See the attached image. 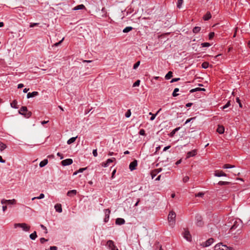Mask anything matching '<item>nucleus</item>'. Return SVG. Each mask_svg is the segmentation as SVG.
<instances>
[{"label":"nucleus","mask_w":250,"mask_h":250,"mask_svg":"<svg viewBox=\"0 0 250 250\" xmlns=\"http://www.w3.org/2000/svg\"><path fill=\"white\" fill-rule=\"evenodd\" d=\"M58 248L56 246H51L49 248V250H57Z\"/></svg>","instance_id":"4d7b16f0"},{"label":"nucleus","mask_w":250,"mask_h":250,"mask_svg":"<svg viewBox=\"0 0 250 250\" xmlns=\"http://www.w3.org/2000/svg\"><path fill=\"white\" fill-rule=\"evenodd\" d=\"M197 153V151L196 149L192 150L190 151H189L187 154L186 158L188 159L190 157L195 156Z\"/></svg>","instance_id":"1a4fd4ad"},{"label":"nucleus","mask_w":250,"mask_h":250,"mask_svg":"<svg viewBox=\"0 0 250 250\" xmlns=\"http://www.w3.org/2000/svg\"><path fill=\"white\" fill-rule=\"evenodd\" d=\"M200 91V87H197L194 89H192L190 90L189 92L192 93L195 92Z\"/></svg>","instance_id":"e433bc0d"},{"label":"nucleus","mask_w":250,"mask_h":250,"mask_svg":"<svg viewBox=\"0 0 250 250\" xmlns=\"http://www.w3.org/2000/svg\"><path fill=\"white\" fill-rule=\"evenodd\" d=\"M125 223V220L123 218H118L116 219L115 224L118 225H123Z\"/></svg>","instance_id":"4468645a"},{"label":"nucleus","mask_w":250,"mask_h":250,"mask_svg":"<svg viewBox=\"0 0 250 250\" xmlns=\"http://www.w3.org/2000/svg\"><path fill=\"white\" fill-rule=\"evenodd\" d=\"M116 172V169H114V170L112 171V175H111V178H114V175H115V174Z\"/></svg>","instance_id":"0e129e2a"},{"label":"nucleus","mask_w":250,"mask_h":250,"mask_svg":"<svg viewBox=\"0 0 250 250\" xmlns=\"http://www.w3.org/2000/svg\"><path fill=\"white\" fill-rule=\"evenodd\" d=\"M214 250H233V249L232 247L223 245L222 243H220L215 246Z\"/></svg>","instance_id":"f03ea898"},{"label":"nucleus","mask_w":250,"mask_h":250,"mask_svg":"<svg viewBox=\"0 0 250 250\" xmlns=\"http://www.w3.org/2000/svg\"><path fill=\"white\" fill-rule=\"evenodd\" d=\"M211 17V15L210 12H207L206 14L203 17V19L205 21H208L209 20Z\"/></svg>","instance_id":"4be33fe9"},{"label":"nucleus","mask_w":250,"mask_h":250,"mask_svg":"<svg viewBox=\"0 0 250 250\" xmlns=\"http://www.w3.org/2000/svg\"><path fill=\"white\" fill-rule=\"evenodd\" d=\"M44 197V195L43 193H41L40 194V195L38 197H37V199H43Z\"/></svg>","instance_id":"603ef678"},{"label":"nucleus","mask_w":250,"mask_h":250,"mask_svg":"<svg viewBox=\"0 0 250 250\" xmlns=\"http://www.w3.org/2000/svg\"><path fill=\"white\" fill-rule=\"evenodd\" d=\"M225 128L222 125H218L217 128V132L219 134H223L224 132Z\"/></svg>","instance_id":"f3484780"},{"label":"nucleus","mask_w":250,"mask_h":250,"mask_svg":"<svg viewBox=\"0 0 250 250\" xmlns=\"http://www.w3.org/2000/svg\"><path fill=\"white\" fill-rule=\"evenodd\" d=\"M183 237L188 241L190 242L191 241V236L189 233V231L188 230H185L183 233Z\"/></svg>","instance_id":"423d86ee"},{"label":"nucleus","mask_w":250,"mask_h":250,"mask_svg":"<svg viewBox=\"0 0 250 250\" xmlns=\"http://www.w3.org/2000/svg\"><path fill=\"white\" fill-rule=\"evenodd\" d=\"M213 242V239L210 238L203 243L202 245L204 247H207L210 246Z\"/></svg>","instance_id":"ddd939ff"},{"label":"nucleus","mask_w":250,"mask_h":250,"mask_svg":"<svg viewBox=\"0 0 250 250\" xmlns=\"http://www.w3.org/2000/svg\"><path fill=\"white\" fill-rule=\"evenodd\" d=\"M62 164L63 166H66L72 164L73 160L71 159H66L62 161Z\"/></svg>","instance_id":"9d476101"},{"label":"nucleus","mask_w":250,"mask_h":250,"mask_svg":"<svg viewBox=\"0 0 250 250\" xmlns=\"http://www.w3.org/2000/svg\"><path fill=\"white\" fill-rule=\"evenodd\" d=\"M204 195L203 192H199L195 194V197H202Z\"/></svg>","instance_id":"a18cd8bd"},{"label":"nucleus","mask_w":250,"mask_h":250,"mask_svg":"<svg viewBox=\"0 0 250 250\" xmlns=\"http://www.w3.org/2000/svg\"><path fill=\"white\" fill-rule=\"evenodd\" d=\"M137 166V160H135L130 163L129 168L131 171H132L136 168Z\"/></svg>","instance_id":"6e6552de"},{"label":"nucleus","mask_w":250,"mask_h":250,"mask_svg":"<svg viewBox=\"0 0 250 250\" xmlns=\"http://www.w3.org/2000/svg\"><path fill=\"white\" fill-rule=\"evenodd\" d=\"M114 161H116V159L115 158L108 159L105 162H103L101 165L104 167H107L110 163L113 162Z\"/></svg>","instance_id":"0eeeda50"},{"label":"nucleus","mask_w":250,"mask_h":250,"mask_svg":"<svg viewBox=\"0 0 250 250\" xmlns=\"http://www.w3.org/2000/svg\"><path fill=\"white\" fill-rule=\"evenodd\" d=\"M214 175L216 177H221V176H227V174H226L222 170H216L214 172Z\"/></svg>","instance_id":"9b49d317"},{"label":"nucleus","mask_w":250,"mask_h":250,"mask_svg":"<svg viewBox=\"0 0 250 250\" xmlns=\"http://www.w3.org/2000/svg\"><path fill=\"white\" fill-rule=\"evenodd\" d=\"M110 213V210L109 209H104L105 217L104 218V222L105 223H106L108 221L109 218Z\"/></svg>","instance_id":"f8f14e48"},{"label":"nucleus","mask_w":250,"mask_h":250,"mask_svg":"<svg viewBox=\"0 0 250 250\" xmlns=\"http://www.w3.org/2000/svg\"><path fill=\"white\" fill-rule=\"evenodd\" d=\"M77 137H72V138H70V139L67 141V144H68V145H70V144H71L72 143H74V142L75 141V140H76V139Z\"/></svg>","instance_id":"a878e982"},{"label":"nucleus","mask_w":250,"mask_h":250,"mask_svg":"<svg viewBox=\"0 0 250 250\" xmlns=\"http://www.w3.org/2000/svg\"><path fill=\"white\" fill-rule=\"evenodd\" d=\"M179 91V89L178 88H175L174 89V91L172 94V95L173 97H176L178 95V94L177 93V92Z\"/></svg>","instance_id":"c756f323"},{"label":"nucleus","mask_w":250,"mask_h":250,"mask_svg":"<svg viewBox=\"0 0 250 250\" xmlns=\"http://www.w3.org/2000/svg\"><path fill=\"white\" fill-rule=\"evenodd\" d=\"M1 203L3 205L6 204H7V200H6V199L1 200Z\"/></svg>","instance_id":"bf43d9fd"},{"label":"nucleus","mask_w":250,"mask_h":250,"mask_svg":"<svg viewBox=\"0 0 250 250\" xmlns=\"http://www.w3.org/2000/svg\"><path fill=\"white\" fill-rule=\"evenodd\" d=\"M180 80V78H173L170 81V83H172L174 82H178Z\"/></svg>","instance_id":"de8ad7c7"},{"label":"nucleus","mask_w":250,"mask_h":250,"mask_svg":"<svg viewBox=\"0 0 250 250\" xmlns=\"http://www.w3.org/2000/svg\"><path fill=\"white\" fill-rule=\"evenodd\" d=\"M87 168V167H84V168H81L79 169V170L78 171V172H83L84 170H85Z\"/></svg>","instance_id":"13d9d810"},{"label":"nucleus","mask_w":250,"mask_h":250,"mask_svg":"<svg viewBox=\"0 0 250 250\" xmlns=\"http://www.w3.org/2000/svg\"><path fill=\"white\" fill-rule=\"evenodd\" d=\"M234 166H232L229 164H225L223 166V168H230L234 167Z\"/></svg>","instance_id":"f704fd0d"},{"label":"nucleus","mask_w":250,"mask_h":250,"mask_svg":"<svg viewBox=\"0 0 250 250\" xmlns=\"http://www.w3.org/2000/svg\"><path fill=\"white\" fill-rule=\"evenodd\" d=\"M183 3V0H178L177 7L180 9Z\"/></svg>","instance_id":"72a5a7b5"},{"label":"nucleus","mask_w":250,"mask_h":250,"mask_svg":"<svg viewBox=\"0 0 250 250\" xmlns=\"http://www.w3.org/2000/svg\"><path fill=\"white\" fill-rule=\"evenodd\" d=\"M176 217V213L171 211L168 215V220L170 223V225H173L175 224V219Z\"/></svg>","instance_id":"20e7f679"},{"label":"nucleus","mask_w":250,"mask_h":250,"mask_svg":"<svg viewBox=\"0 0 250 250\" xmlns=\"http://www.w3.org/2000/svg\"><path fill=\"white\" fill-rule=\"evenodd\" d=\"M181 162H182V159H180V160H179L178 161H177L176 162L175 164H176V165H179L180 164H181Z\"/></svg>","instance_id":"774afa93"},{"label":"nucleus","mask_w":250,"mask_h":250,"mask_svg":"<svg viewBox=\"0 0 250 250\" xmlns=\"http://www.w3.org/2000/svg\"><path fill=\"white\" fill-rule=\"evenodd\" d=\"M92 153L94 157H97L98 155L97 149H93Z\"/></svg>","instance_id":"3c124183"},{"label":"nucleus","mask_w":250,"mask_h":250,"mask_svg":"<svg viewBox=\"0 0 250 250\" xmlns=\"http://www.w3.org/2000/svg\"><path fill=\"white\" fill-rule=\"evenodd\" d=\"M230 184V182H226V181H219L218 183V184L220 186H223V185H229Z\"/></svg>","instance_id":"cd10ccee"},{"label":"nucleus","mask_w":250,"mask_h":250,"mask_svg":"<svg viewBox=\"0 0 250 250\" xmlns=\"http://www.w3.org/2000/svg\"><path fill=\"white\" fill-rule=\"evenodd\" d=\"M114 245V243L112 240H108L106 242V246L109 249L111 248Z\"/></svg>","instance_id":"aec40b11"},{"label":"nucleus","mask_w":250,"mask_h":250,"mask_svg":"<svg viewBox=\"0 0 250 250\" xmlns=\"http://www.w3.org/2000/svg\"><path fill=\"white\" fill-rule=\"evenodd\" d=\"M131 115L130 110H128V111L125 113V116L126 118H129Z\"/></svg>","instance_id":"c03bdc74"},{"label":"nucleus","mask_w":250,"mask_h":250,"mask_svg":"<svg viewBox=\"0 0 250 250\" xmlns=\"http://www.w3.org/2000/svg\"><path fill=\"white\" fill-rule=\"evenodd\" d=\"M192 105V103H188L186 104V106L187 107H190Z\"/></svg>","instance_id":"338daca9"},{"label":"nucleus","mask_w":250,"mask_h":250,"mask_svg":"<svg viewBox=\"0 0 250 250\" xmlns=\"http://www.w3.org/2000/svg\"><path fill=\"white\" fill-rule=\"evenodd\" d=\"M29 237L31 239L35 240L37 237L36 231H35L33 233L30 234Z\"/></svg>","instance_id":"b1692460"},{"label":"nucleus","mask_w":250,"mask_h":250,"mask_svg":"<svg viewBox=\"0 0 250 250\" xmlns=\"http://www.w3.org/2000/svg\"><path fill=\"white\" fill-rule=\"evenodd\" d=\"M140 64V61H138L137 62H136L134 65H133V69H136L138 68V67L139 66Z\"/></svg>","instance_id":"ea45409f"},{"label":"nucleus","mask_w":250,"mask_h":250,"mask_svg":"<svg viewBox=\"0 0 250 250\" xmlns=\"http://www.w3.org/2000/svg\"><path fill=\"white\" fill-rule=\"evenodd\" d=\"M132 29H133V27H132L131 26H127L124 29L123 32L124 33H127V32H129V31H131Z\"/></svg>","instance_id":"bb28decb"},{"label":"nucleus","mask_w":250,"mask_h":250,"mask_svg":"<svg viewBox=\"0 0 250 250\" xmlns=\"http://www.w3.org/2000/svg\"><path fill=\"white\" fill-rule=\"evenodd\" d=\"M48 241L47 239H45L44 238H40V242L41 243L43 244L44 242H47Z\"/></svg>","instance_id":"8fccbe9b"},{"label":"nucleus","mask_w":250,"mask_h":250,"mask_svg":"<svg viewBox=\"0 0 250 250\" xmlns=\"http://www.w3.org/2000/svg\"><path fill=\"white\" fill-rule=\"evenodd\" d=\"M19 113L24 116L26 118H29L32 115V112L27 109L26 106H23L19 110Z\"/></svg>","instance_id":"f257e3e1"},{"label":"nucleus","mask_w":250,"mask_h":250,"mask_svg":"<svg viewBox=\"0 0 250 250\" xmlns=\"http://www.w3.org/2000/svg\"><path fill=\"white\" fill-rule=\"evenodd\" d=\"M195 223L198 227H202L204 225V222L202 216L200 214H197L195 216Z\"/></svg>","instance_id":"39448f33"},{"label":"nucleus","mask_w":250,"mask_h":250,"mask_svg":"<svg viewBox=\"0 0 250 250\" xmlns=\"http://www.w3.org/2000/svg\"><path fill=\"white\" fill-rule=\"evenodd\" d=\"M201 30V27L198 26H196L193 28V32L194 33H198Z\"/></svg>","instance_id":"473e14b6"},{"label":"nucleus","mask_w":250,"mask_h":250,"mask_svg":"<svg viewBox=\"0 0 250 250\" xmlns=\"http://www.w3.org/2000/svg\"><path fill=\"white\" fill-rule=\"evenodd\" d=\"M189 177L188 176H186L183 178V181L184 183H186L189 180Z\"/></svg>","instance_id":"49530a36"},{"label":"nucleus","mask_w":250,"mask_h":250,"mask_svg":"<svg viewBox=\"0 0 250 250\" xmlns=\"http://www.w3.org/2000/svg\"><path fill=\"white\" fill-rule=\"evenodd\" d=\"M20 227L22 228L23 230L28 231L30 229V227L28 226L26 223H16L14 224V228Z\"/></svg>","instance_id":"7ed1b4c3"},{"label":"nucleus","mask_w":250,"mask_h":250,"mask_svg":"<svg viewBox=\"0 0 250 250\" xmlns=\"http://www.w3.org/2000/svg\"><path fill=\"white\" fill-rule=\"evenodd\" d=\"M202 47H208L210 46V44L208 42H204L201 44Z\"/></svg>","instance_id":"58836bf2"},{"label":"nucleus","mask_w":250,"mask_h":250,"mask_svg":"<svg viewBox=\"0 0 250 250\" xmlns=\"http://www.w3.org/2000/svg\"><path fill=\"white\" fill-rule=\"evenodd\" d=\"M109 249L111 250H119L115 245L113 246V247H111V248Z\"/></svg>","instance_id":"052dcab7"},{"label":"nucleus","mask_w":250,"mask_h":250,"mask_svg":"<svg viewBox=\"0 0 250 250\" xmlns=\"http://www.w3.org/2000/svg\"><path fill=\"white\" fill-rule=\"evenodd\" d=\"M179 129V127H177L173 130L170 133V136L172 137L175 134L176 131H177Z\"/></svg>","instance_id":"c9c22d12"},{"label":"nucleus","mask_w":250,"mask_h":250,"mask_svg":"<svg viewBox=\"0 0 250 250\" xmlns=\"http://www.w3.org/2000/svg\"><path fill=\"white\" fill-rule=\"evenodd\" d=\"M170 147V146H166L164 148V149H163V151H166V150H167L168 149H169V148Z\"/></svg>","instance_id":"680f3d73"},{"label":"nucleus","mask_w":250,"mask_h":250,"mask_svg":"<svg viewBox=\"0 0 250 250\" xmlns=\"http://www.w3.org/2000/svg\"><path fill=\"white\" fill-rule=\"evenodd\" d=\"M173 73L172 71H169L165 76L166 80H169L172 77Z\"/></svg>","instance_id":"5701e85b"},{"label":"nucleus","mask_w":250,"mask_h":250,"mask_svg":"<svg viewBox=\"0 0 250 250\" xmlns=\"http://www.w3.org/2000/svg\"><path fill=\"white\" fill-rule=\"evenodd\" d=\"M16 203V201L15 199L12 200H7V204L8 205H14Z\"/></svg>","instance_id":"7c9ffc66"},{"label":"nucleus","mask_w":250,"mask_h":250,"mask_svg":"<svg viewBox=\"0 0 250 250\" xmlns=\"http://www.w3.org/2000/svg\"><path fill=\"white\" fill-rule=\"evenodd\" d=\"M24 86L23 84L22 83H19L18 85V88H21Z\"/></svg>","instance_id":"e2e57ef3"},{"label":"nucleus","mask_w":250,"mask_h":250,"mask_svg":"<svg viewBox=\"0 0 250 250\" xmlns=\"http://www.w3.org/2000/svg\"><path fill=\"white\" fill-rule=\"evenodd\" d=\"M39 93L37 91H34L33 92H29L27 94V98L29 99L30 98L34 97L37 95H38Z\"/></svg>","instance_id":"2eb2a0df"},{"label":"nucleus","mask_w":250,"mask_h":250,"mask_svg":"<svg viewBox=\"0 0 250 250\" xmlns=\"http://www.w3.org/2000/svg\"><path fill=\"white\" fill-rule=\"evenodd\" d=\"M6 148V145L3 143L0 142V150L2 151Z\"/></svg>","instance_id":"c85d7f7f"},{"label":"nucleus","mask_w":250,"mask_h":250,"mask_svg":"<svg viewBox=\"0 0 250 250\" xmlns=\"http://www.w3.org/2000/svg\"><path fill=\"white\" fill-rule=\"evenodd\" d=\"M194 119H195V118H190L189 119H187L185 122V124H187L189 123L191 121H192Z\"/></svg>","instance_id":"6e6d98bb"},{"label":"nucleus","mask_w":250,"mask_h":250,"mask_svg":"<svg viewBox=\"0 0 250 250\" xmlns=\"http://www.w3.org/2000/svg\"><path fill=\"white\" fill-rule=\"evenodd\" d=\"M84 6L83 4H80L74 8V10H81L83 9L84 8Z\"/></svg>","instance_id":"393cba45"},{"label":"nucleus","mask_w":250,"mask_h":250,"mask_svg":"<svg viewBox=\"0 0 250 250\" xmlns=\"http://www.w3.org/2000/svg\"><path fill=\"white\" fill-rule=\"evenodd\" d=\"M0 162L1 163H5V161L2 158L1 156H0Z\"/></svg>","instance_id":"69168bd1"},{"label":"nucleus","mask_w":250,"mask_h":250,"mask_svg":"<svg viewBox=\"0 0 250 250\" xmlns=\"http://www.w3.org/2000/svg\"><path fill=\"white\" fill-rule=\"evenodd\" d=\"M161 110V109H160L156 113V114H153L152 116L150 117V120L153 121L155 118L156 115Z\"/></svg>","instance_id":"79ce46f5"},{"label":"nucleus","mask_w":250,"mask_h":250,"mask_svg":"<svg viewBox=\"0 0 250 250\" xmlns=\"http://www.w3.org/2000/svg\"><path fill=\"white\" fill-rule=\"evenodd\" d=\"M40 226L44 230H45V233H47V229L46 228V227H45L44 225H42V224H41L40 225Z\"/></svg>","instance_id":"5fc2aeb1"},{"label":"nucleus","mask_w":250,"mask_h":250,"mask_svg":"<svg viewBox=\"0 0 250 250\" xmlns=\"http://www.w3.org/2000/svg\"><path fill=\"white\" fill-rule=\"evenodd\" d=\"M55 209L57 212L61 213L62 212V205L60 204H57L55 205Z\"/></svg>","instance_id":"dca6fc26"},{"label":"nucleus","mask_w":250,"mask_h":250,"mask_svg":"<svg viewBox=\"0 0 250 250\" xmlns=\"http://www.w3.org/2000/svg\"><path fill=\"white\" fill-rule=\"evenodd\" d=\"M48 163V160L44 159L43 161H41L39 164V166L41 167H42L46 166Z\"/></svg>","instance_id":"412c9836"},{"label":"nucleus","mask_w":250,"mask_h":250,"mask_svg":"<svg viewBox=\"0 0 250 250\" xmlns=\"http://www.w3.org/2000/svg\"><path fill=\"white\" fill-rule=\"evenodd\" d=\"M214 33L212 32H210L208 35V38L209 40H211L214 37Z\"/></svg>","instance_id":"37998d69"},{"label":"nucleus","mask_w":250,"mask_h":250,"mask_svg":"<svg viewBox=\"0 0 250 250\" xmlns=\"http://www.w3.org/2000/svg\"><path fill=\"white\" fill-rule=\"evenodd\" d=\"M209 66V63L207 62H205L202 63V67L203 68L206 69Z\"/></svg>","instance_id":"2f4dec72"},{"label":"nucleus","mask_w":250,"mask_h":250,"mask_svg":"<svg viewBox=\"0 0 250 250\" xmlns=\"http://www.w3.org/2000/svg\"><path fill=\"white\" fill-rule=\"evenodd\" d=\"M140 84V80H137L133 84V87H136L139 86Z\"/></svg>","instance_id":"4c0bfd02"},{"label":"nucleus","mask_w":250,"mask_h":250,"mask_svg":"<svg viewBox=\"0 0 250 250\" xmlns=\"http://www.w3.org/2000/svg\"><path fill=\"white\" fill-rule=\"evenodd\" d=\"M230 105V101H228L227 103V104L223 106L222 108L226 109V108H228V107H229Z\"/></svg>","instance_id":"a19ab883"},{"label":"nucleus","mask_w":250,"mask_h":250,"mask_svg":"<svg viewBox=\"0 0 250 250\" xmlns=\"http://www.w3.org/2000/svg\"><path fill=\"white\" fill-rule=\"evenodd\" d=\"M139 134L141 135H145L146 133L145 130L143 129H141L139 131Z\"/></svg>","instance_id":"09e8293b"},{"label":"nucleus","mask_w":250,"mask_h":250,"mask_svg":"<svg viewBox=\"0 0 250 250\" xmlns=\"http://www.w3.org/2000/svg\"><path fill=\"white\" fill-rule=\"evenodd\" d=\"M39 24V23H31L30 24V27H34L35 26H37Z\"/></svg>","instance_id":"864d4df0"},{"label":"nucleus","mask_w":250,"mask_h":250,"mask_svg":"<svg viewBox=\"0 0 250 250\" xmlns=\"http://www.w3.org/2000/svg\"><path fill=\"white\" fill-rule=\"evenodd\" d=\"M17 101L16 100H14L11 104V107L15 109L18 108V106H17Z\"/></svg>","instance_id":"6ab92c4d"},{"label":"nucleus","mask_w":250,"mask_h":250,"mask_svg":"<svg viewBox=\"0 0 250 250\" xmlns=\"http://www.w3.org/2000/svg\"><path fill=\"white\" fill-rule=\"evenodd\" d=\"M77 190L75 189H73L69 190L67 192V195L68 196H72L73 195H75L77 194Z\"/></svg>","instance_id":"a211bd4d"}]
</instances>
